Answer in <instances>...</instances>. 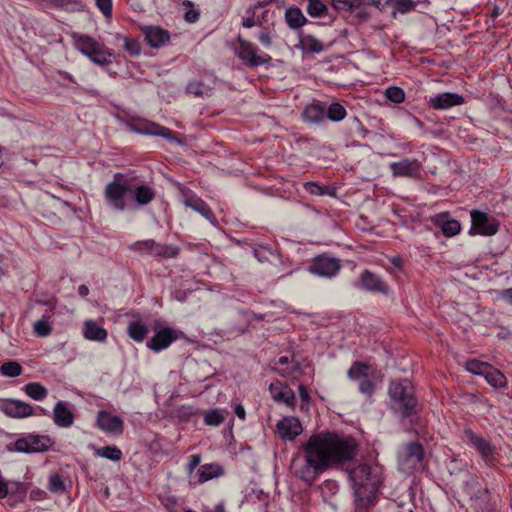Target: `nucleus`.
Wrapping results in <instances>:
<instances>
[{
	"mask_svg": "<svg viewBox=\"0 0 512 512\" xmlns=\"http://www.w3.org/2000/svg\"><path fill=\"white\" fill-rule=\"evenodd\" d=\"M303 457L293 459L294 475L306 483L334 465L351 461L357 455L358 445L351 436L336 431H321L312 434L302 445Z\"/></svg>",
	"mask_w": 512,
	"mask_h": 512,
	"instance_id": "nucleus-1",
	"label": "nucleus"
},
{
	"mask_svg": "<svg viewBox=\"0 0 512 512\" xmlns=\"http://www.w3.org/2000/svg\"><path fill=\"white\" fill-rule=\"evenodd\" d=\"M156 193L148 185H133L124 174L115 173L113 180L106 184L104 197L107 204L117 211L136 206H145L154 200Z\"/></svg>",
	"mask_w": 512,
	"mask_h": 512,
	"instance_id": "nucleus-2",
	"label": "nucleus"
},
{
	"mask_svg": "<svg viewBox=\"0 0 512 512\" xmlns=\"http://www.w3.org/2000/svg\"><path fill=\"white\" fill-rule=\"evenodd\" d=\"M352 482L355 502L358 507L368 506L378 491L382 481L378 466L360 464L349 472Z\"/></svg>",
	"mask_w": 512,
	"mask_h": 512,
	"instance_id": "nucleus-3",
	"label": "nucleus"
},
{
	"mask_svg": "<svg viewBox=\"0 0 512 512\" xmlns=\"http://www.w3.org/2000/svg\"><path fill=\"white\" fill-rule=\"evenodd\" d=\"M391 408L401 413L403 418L411 419L418 412V400L412 383L407 379L391 381L388 388Z\"/></svg>",
	"mask_w": 512,
	"mask_h": 512,
	"instance_id": "nucleus-4",
	"label": "nucleus"
},
{
	"mask_svg": "<svg viewBox=\"0 0 512 512\" xmlns=\"http://www.w3.org/2000/svg\"><path fill=\"white\" fill-rule=\"evenodd\" d=\"M231 48L235 55L249 68L269 64L272 60L269 54H257V50L253 44L243 39L241 36H238L231 44Z\"/></svg>",
	"mask_w": 512,
	"mask_h": 512,
	"instance_id": "nucleus-5",
	"label": "nucleus"
},
{
	"mask_svg": "<svg viewBox=\"0 0 512 512\" xmlns=\"http://www.w3.org/2000/svg\"><path fill=\"white\" fill-rule=\"evenodd\" d=\"M76 48L92 62L100 66L111 63L112 53L104 44L97 42L89 36H79L75 41Z\"/></svg>",
	"mask_w": 512,
	"mask_h": 512,
	"instance_id": "nucleus-6",
	"label": "nucleus"
},
{
	"mask_svg": "<svg viewBox=\"0 0 512 512\" xmlns=\"http://www.w3.org/2000/svg\"><path fill=\"white\" fill-rule=\"evenodd\" d=\"M465 368L472 374L483 376L488 384L496 389H502L507 386L505 375L487 362L471 359L466 362Z\"/></svg>",
	"mask_w": 512,
	"mask_h": 512,
	"instance_id": "nucleus-7",
	"label": "nucleus"
},
{
	"mask_svg": "<svg viewBox=\"0 0 512 512\" xmlns=\"http://www.w3.org/2000/svg\"><path fill=\"white\" fill-rule=\"evenodd\" d=\"M424 448L419 442L407 443L398 454V464L402 471L408 472L419 468L424 460Z\"/></svg>",
	"mask_w": 512,
	"mask_h": 512,
	"instance_id": "nucleus-8",
	"label": "nucleus"
},
{
	"mask_svg": "<svg viewBox=\"0 0 512 512\" xmlns=\"http://www.w3.org/2000/svg\"><path fill=\"white\" fill-rule=\"evenodd\" d=\"M187 338L183 332L167 326H156L154 336L147 342V347L154 351L167 349L169 345L177 340Z\"/></svg>",
	"mask_w": 512,
	"mask_h": 512,
	"instance_id": "nucleus-9",
	"label": "nucleus"
},
{
	"mask_svg": "<svg viewBox=\"0 0 512 512\" xmlns=\"http://www.w3.org/2000/svg\"><path fill=\"white\" fill-rule=\"evenodd\" d=\"M472 227L470 234H481L491 236L497 233L499 223L496 219L488 217V215L479 210L471 211Z\"/></svg>",
	"mask_w": 512,
	"mask_h": 512,
	"instance_id": "nucleus-10",
	"label": "nucleus"
},
{
	"mask_svg": "<svg viewBox=\"0 0 512 512\" xmlns=\"http://www.w3.org/2000/svg\"><path fill=\"white\" fill-rule=\"evenodd\" d=\"M52 445V440L47 435H28L15 442V449L18 452L34 453L47 451Z\"/></svg>",
	"mask_w": 512,
	"mask_h": 512,
	"instance_id": "nucleus-11",
	"label": "nucleus"
},
{
	"mask_svg": "<svg viewBox=\"0 0 512 512\" xmlns=\"http://www.w3.org/2000/svg\"><path fill=\"white\" fill-rule=\"evenodd\" d=\"M131 129L138 134L159 136L170 142L177 141V137L172 130L149 120H139L132 125Z\"/></svg>",
	"mask_w": 512,
	"mask_h": 512,
	"instance_id": "nucleus-12",
	"label": "nucleus"
},
{
	"mask_svg": "<svg viewBox=\"0 0 512 512\" xmlns=\"http://www.w3.org/2000/svg\"><path fill=\"white\" fill-rule=\"evenodd\" d=\"M309 270L321 277H333L339 272L340 264L336 258L318 256L313 259Z\"/></svg>",
	"mask_w": 512,
	"mask_h": 512,
	"instance_id": "nucleus-13",
	"label": "nucleus"
},
{
	"mask_svg": "<svg viewBox=\"0 0 512 512\" xmlns=\"http://www.w3.org/2000/svg\"><path fill=\"white\" fill-rule=\"evenodd\" d=\"M182 202L186 207L191 208L192 210L201 214L212 224L216 223V218H215L213 212L211 211L210 207L208 206V204L205 201H203L201 198L196 196L194 193H192V191H190V190L182 191Z\"/></svg>",
	"mask_w": 512,
	"mask_h": 512,
	"instance_id": "nucleus-14",
	"label": "nucleus"
},
{
	"mask_svg": "<svg viewBox=\"0 0 512 512\" xmlns=\"http://www.w3.org/2000/svg\"><path fill=\"white\" fill-rule=\"evenodd\" d=\"M99 429L106 433L122 434L124 429L123 420L116 415H112L106 410H100L96 419Z\"/></svg>",
	"mask_w": 512,
	"mask_h": 512,
	"instance_id": "nucleus-15",
	"label": "nucleus"
},
{
	"mask_svg": "<svg viewBox=\"0 0 512 512\" xmlns=\"http://www.w3.org/2000/svg\"><path fill=\"white\" fill-rule=\"evenodd\" d=\"M303 431L302 424L298 418L287 416L277 423V432L281 439L294 440Z\"/></svg>",
	"mask_w": 512,
	"mask_h": 512,
	"instance_id": "nucleus-16",
	"label": "nucleus"
},
{
	"mask_svg": "<svg viewBox=\"0 0 512 512\" xmlns=\"http://www.w3.org/2000/svg\"><path fill=\"white\" fill-rule=\"evenodd\" d=\"M465 434L469 441L471 442V444L481 454L483 460L487 464L492 465L494 461L495 448L489 443V441L481 437L480 435H477L472 430H466Z\"/></svg>",
	"mask_w": 512,
	"mask_h": 512,
	"instance_id": "nucleus-17",
	"label": "nucleus"
},
{
	"mask_svg": "<svg viewBox=\"0 0 512 512\" xmlns=\"http://www.w3.org/2000/svg\"><path fill=\"white\" fill-rule=\"evenodd\" d=\"M1 411L9 417L25 418L33 415V407L20 400H8L0 406Z\"/></svg>",
	"mask_w": 512,
	"mask_h": 512,
	"instance_id": "nucleus-18",
	"label": "nucleus"
},
{
	"mask_svg": "<svg viewBox=\"0 0 512 512\" xmlns=\"http://www.w3.org/2000/svg\"><path fill=\"white\" fill-rule=\"evenodd\" d=\"M272 368L286 377H295L301 370L300 363L295 359L294 354L281 356L273 362Z\"/></svg>",
	"mask_w": 512,
	"mask_h": 512,
	"instance_id": "nucleus-19",
	"label": "nucleus"
},
{
	"mask_svg": "<svg viewBox=\"0 0 512 512\" xmlns=\"http://www.w3.org/2000/svg\"><path fill=\"white\" fill-rule=\"evenodd\" d=\"M145 40L152 48H159L169 42L170 34L159 26H145L142 28Z\"/></svg>",
	"mask_w": 512,
	"mask_h": 512,
	"instance_id": "nucleus-20",
	"label": "nucleus"
},
{
	"mask_svg": "<svg viewBox=\"0 0 512 512\" xmlns=\"http://www.w3.org/2000/svg\"><path fill=\"white\" fill-rule=\"evenodd\" d=\"M53 420L58 427L68 428L75 420L74 413L70 410L69 404L65 401H58L53 408Z\"/></svg>",
	"mask_w": 512,
	"mask_h": 512,
	"instance_id": "nucleus-21",
	"label": "nucleus"
},
{
	"mask_svg": "<svg viewBox=\"0 0 512 512\" xmlns=\"http://www.w3.org/2000/svg\"><path fill=\"white\" fill-rule=\"evenodd\" d=\"M390 169L394 176L416 177L420 172V163L416 159H403L399 162L391 163Z\"/></svg>",
	"mask_w": 512,
	"mask_h": 512,
	"instance_id": "nucleus-22",
	"label": "nucleus"
},
{
	"mask_svg": "<svg viewBox=\"0 0 512 512\" xmlns=\"http://www.w3.org/2000/svg\"><path fill=\"white\" fill-rule=\"evenodd\" d=\"M269 391L276 402L284 403L288 406L294 405L295 394L288 385L280 381L272 382L269 386Z\"/></svg>",
	"mask_w": 512,
	"mask_h": 512,
	"instance_id": "nucleus-23",
	"label": "nucleus"
},
{
	"mask_svg": "<svg viewBox=\"0 0 512 512\" xmlns=\"http://www.w3.org/2000/svg\"><path fill=\"white\" fill-rule=\"evenodd\" d=\"M429 103L434 109H448L463 104L464 98L457 93L445 92L431 98Z\"/></svg>",
	"mask_w": 512,
	"mask_h": 512,
	"instance_id": "nucleus-24",
	"label": "nucleus"
},
{
	"mask_svg": "<svg viewBox=\"0 0 512 512\" xmlns=\"http://www.w3.org/2000/svg\"><path fill=\"white\" fill-rule=\"evenodd\" d=\"M361 284L364 289L372 292H378L382 294L388 293V286L386 283L376 274L365 271L361 275Z\"/></svg>",
	"mask_w": 512,
	"mask_h": 512,
	"instance_id": "nucleus-25",
	"label": "nucleus"
},
{
	"mask_svg": "<svg viewBox=\"0 0 512 512\" xmlns=\"http://www.w3.org/2000/svg\"><path fill=\"white\" fill-rule=\"evenodd\" d=\"M223 473V467L217 463L204 464L200 466L197 471L198 482L204 483L206 481L220 477L221 475H223Z\"/></svg>",
	"mask_w": 512,
	"mask_h": 512,
	"instance_id": "nucleus-26",
	"label": "nucleus"
},
{
	"mask_svg": "<svg viewBox=\"0 0 512 512\" xmlns=\"http://www.w3.org/2000/svg\"><path fill=\"white\" fill-rule=\"evenodd\" d=\"M83 333L87 339L94 341H103L107 337V331L92 320L84 323Z\"/></svg>",
	"mask_w": 512,
	"mask_h": 512,
	"instance_id": "nucleus-27",
	"label": "nucleus"
},
{
	"mask_svg": "<svg viewBox=\"0 0 512 512\" xmlns=\"http://www.w3.org/2000/svg\"><path fill=\"white\" fill-rule=\"evenodd\" d=\"M303 118L308 123L318 124L325 118V109L318 104L308 105L303 111Z\"/></svg>",
	"mask_w": 512,
	"mask_h": 512,
	"instance_id": "nucleus-28",
	"label": "nucleus"
},
{
	"mask_svg": "<svg viewBox=\"0 0 512 512\" xmlns=\"http://www.w3.org/2000/svg\"><path fill=\"white\" fill-rule=\"evenodd\" d=\"M285 20L291 29H298L307 22L302 11L297 7H290L286 10Z\"/></svg>",
	"mask_w": 512,
	"mask_h": 512,
	"instance_id": "nucleus-29",
	"label": "nucleus"
},
{
	"mask_svg": "<svg viewBox=\"0 0 512 512\" xmlns=\"http://www.w3.org/2000/svg\"><path fill=\"white\" fill-rule=\"evenodd\" d=\"M374 373L371 365L364 362H355L348 370V377L351 379H363Z\"/></svg>",
	"mask_w": 512,
	"mask_h": 512,
	"instance_id": "nucleus-30",
	"label": "nucleus"
},
{
	"mask_svg": "<svg viewBox=\"0 0 512 512\" xmlns=\"http://www.w3.org/2000/svg\"><path fill=\"white\" fill-rule=\"evenodd\" d=\"M24 392L35 401H42L48 395L46 387L37 382H29L24 386Z\"/></svg>",
	"mask_w": 512,
	"mask_h": 512,
	"instance_id": "nucleus-31",
	"label": "nucleus"
},
{
	"mask_svg": "<svg viewBox=\"0 0 512 512\" xmlns=\"http://www.w3.org/2000/svg\"><path fill=\"white\" fill-rule=\"evenodd\" d=\"M52 315L44 314L39 320L33 325L34 333L39 337L48 336L52 331Z\"/></svg>",
	"mask_w": 512,
	"mask_h": 512,
	"instance_id": "nucleus-32",
	"label": "nucleus"
},
{
	"mask_svg": "<svg viewBox=\"0 0 512 512\" xmlns=\"http://www.w3.org/2000/svg\"><path fill=\"white\" fill-rule=\"evenodd\" d=\"M187 92L198 97H209L212 95L213 88L201 81H193L187 85Z\"/></svg>",
	"mask_w": 512,
	"mask_h": 512,
	"instance_id": "nucleus-33",
	"label": "nucleus"
},
{
	"mask_svg": "<svg viewBox=\"0 0 512 512\" xmlns=\"http://www.w3.org/2000/svg\"><path fill=\"white\" fill-rule=\"evenodd\" d=\"M127 331L129 337L137 342L143 341L148 333L146 326L139 321L130 322Z\"/></svg>",
	"mask_w": 512,
	"mask_h": 512,
	"instance_id": "nucleus-34",
	"label": "nucleus"
},
{
	"mask_svg": "<svg viewBox=\"0 0 512 512\" xmlns=\"http://www.w3.org/2000/svg\"><path fill=\"white\" fill-rule=\"evenodd\" d=\"M306 11L311 17H324L328 14L327 6L320 0H308Z\"/></svg>",
	"mask_w": 512,
	"mask_h": 512,
	"instance_id": "nucleus-35",
	"label": "nucleus"
},
{
	"mask_svg": "<svg viewBox=\"0 0 512 512\" xmlns=\"http://www.w3.org/2000/svg\"><path fill=\"white\" fill-rule=\"evenodd\" d=\"M325 116L333 122H339L345 118L346 110L343 105L338 102H334L328 107L327 112H325Z\"/></svg>",
	"mask_w": 512,
	"mask_h": 512,
	"instance_id": "nucleus-36",
	"label": "nucleus"
},
{
	"mask_svg": "<svg viewBox=\"0 0 512 512\" xmlns=\"http://www.w3.org/2000/svg\"><path fill=\"white\" fill-rule=\"evenodd\" d=\"M225 420L224 412L220 409L204 412V423L208 426H219Z\"/></svg>",
	"mask_w": 512,
	"mask_h": 512,
	"instance_id": "nucleus-37",
	"label": "nucleus"
},
{
	"mask_svg": "<svg viewBox=\"0 0 512 512\" xmlns=\"http://www.w3.org/2000/svg\"><path fill=\"white\" fill-rule=\"evenodd\" d=\"M180 249L173 245L156 244L154 254L162 258H175L178 256Z\"/></svg>",
	"mask_w": 512,
	"mask_h": 512,
	"instance_id": "nucleus-38",
	"label": "nucleus"
},
{
	"mask_svg": "<svg viewBox=\"0 0 512 512\" xmlns=\"http://www.w3.org/2000/svg\"><path fill=\"white\" fill-rule=\"evenodd\" d=\"M331 4L339 12H354L360 6V0H331Z\"/></svg>",
	"mask_w": 512,
	"mask_h": 512,
	"instance_id": "nucleus-39",
	"label": "nucleus"
},
{
	"mask_svg": "<svg viewBox=\"0 0 512 512\" xmlns=\"http://www.w3.org/2000/svg\"><path fill=\"white\" fill-rule=\"evenodd\" d=\"M48 490L58 494H62L66 491L63 477L59 473H54L49 476Z\"/></svg>",
	"mask_w": 512,
	"mask_h": 512,
	"instance_id": "nucleus-40",
	"label": "nucleus"
},
{
	"mask_svg": "<svg viewBox=\"0 0 512 512\" xmlns=\"http://www.w3.org/2000/svg\"><path fill=\"white\" fill-rule=\"evenodd\" d=\"M439 224L441 225L443 234L447 237L455 236L461 230L460 223L455 219H448L443 222L439 221Z\"/></svg>",
	"mask_w": 512,
	"mask_h": 512,
	"instance_id": "nucleus-41",
	"label": "nucleus"
},
{
	"mask_svg": "<svg viewBox=\"0 0 512 512\" xmlns=\"http://www.w3.org/2000/svg\"><path fill=\"white\" fill-rule=\"evenodd\" d=\"M0 372L7 377H17L22 373V366L15 361H8L1 365Z\"/></svg>",
	"mask_w": 512,
	"mask_h": 512,
	"instance_id": "nucleus-42",
	"label": "nucleus"
},
{
	"mask_svg": "<svg viewBox=\"0 0 512 512\" xmlns=\"http://www.w3.org/2000/svg\"><path fill=\"white\" fill-rule=\"evenodd\" d=\"M97 455L112 461H119L122 457V452L116 446H105L97 450Z\"/></svg>",
	"mask_w": 512,
	"mask_h": 512,
	"instance_id": "nucleus-43",
	"label": "nucleus"
},
{
	"mask_svg": "<svg viewBox=\"0 0 512 512\" xmlns=\"http://www.w3.org/2000/svg\"><path fill=\"white\" fill-rule=\"evenodd\" d=\"M390 5H392L394 9L393 14L397 12L405 14L411 10H414L416 6L413 0H392Z\"/></svg>",
	"mask_w": 512,
	"mask_h": 512,
	"instance_id": "nucleus-44",
	"label": "nucleus"
},
{
	"mask_svg": "<svg viewBox=\"0 0 512 512\" xmlns=\"http://www.w3.org/2000/svg\"><path fill=\"white\" fill-rule=\"evenodd\" d=\"M302 45L305 50L313 52V53H320L323 51V44L321 41L316 39L313 36H307L302 40Z\"/></svg>",
	"mask_w": 512,
	"mask_h": 512,
	"instance_id": "nucleus-45",
	"label": "nucleus"
},
{
	"mask_svg": "<svg viewBox=\"0 0 512 512\" xmlns=\"http://www.w3.org/2000/svg\"><path fill=\"white\" fill-rule=\"evenodd\" d=\"M386 97L394 103H402L405 99L404 91L396 86L389 87L386 89Z\"/></svg>",
	"mask_w": 512,
	"mask_h": 512,
	"instance_id": "nucleus-46",
	"label": "nucleus"
},
{
	"mask_svg": "<svg viewBox=\"0 0 512 512\" xmlns=\"http://www.w3.org/2000/svg\"><path fill=\"white\" fill-rule=\"evenodd\" d=\"M124 48L131 56H138L141 53V45L134 39L124 38Z\"/></svg>",
	"mask_w": 512,
	"mask_h": 512,
	"instance_id": "nucleus-47",
	"label": "nucleus"
},
{
	"mask_svg": "<svg viewBox=\"0 0 512 512\" xmlns=\"http://www.w3.org/2000/svg\"><path fill=\"white\" fill-rule=\"evenodd\" d=\"M183 5L189 7L190 9L186 11L185 13V20L189 23H194L199 19L200 13L198 10L193 8V4L189 0H185L183 2Z\"/></svg>",
	"mask_w": 512,
	"mask_h": 512,
	"instance_id": "nucleus-48",
	"label": "nucleus"
},
{
	"mask_svg": "<svg viewBox=\"0 0 512 512\" xmlns=\"http://www.w3.org/2000/svg\"><path fill=\"white\" fill-rule=\"evenodd\" d=\"M96 6L102 12L105 18L112 17V0H95Z\"/></svg>",
	"mask_w": 512,
	"mask_h": 512,
	"instance_id": "nucleus-49",
	"label": "nucleus"
},
{
	"mask_svg": "<svg viewBox=\"0 0 512 512\" xmlns=\"http://www.w3.org/2000/svg\"><path fill=\"white\" fill-rule=\"evenodd\" d=\"M374 388V383L368 377L361 379L359 385V390L361 393L371 396L374 392Z\"/></svg>",
	"mask_w": 512,
	"mask_h": 512,
	"instance_id": "nucleus-50",
	"label": "nucleus"
},
{
	"mask_svg": "<svg viewBox=\"0 0 512 512\" xmlns=\"http://www.w3.org/2000/svg\"><path fill=\"white\" fill-rule=\"evenodd\" d=\"M258 40L260 41V43L266 47V48H270L272 46V35H271V32L268 28H264L261 30V32L259 33L258 35Z\"/></svg>",
	"mask_w": 512,
	"mask_h": 512,
	"instance_id": "nucleus-51",
	"label": "nucleus"
},
{
	"mask_svg": "<svg viewBox=\"0 0 512 512\" xmlns=\"http://www.w3.org/2000/svg\"><path fill=\"white\" fill-rule=\"evenodd\" d=\"M156 244H157V242H155L154 240L149 239V240H144V241L136 242L135 244H133V247L136 250H139V251L147 250V251L154 252Z\"/></svg>",
	"mask_w": 512,
	"mask_h": 512,
	"instance_id": "nucleus-52",
	"label": "nucleus"
},
{
	"mask_svg": "<svg viewBox=\"0 0 512 512\" xmlns=\"http://www.w3.org/2000/svg\"><path fill=\"white\" fill-rule=\"evenodd\" d=\"M304 188L308 193L312 195H322L324 193L323 187L315 182H306L304 184Z\"/></svg>",
	"mask_w": 512,
	"mask_h": 512,
	"instance_id": "nucleus-53",
	"label": "nucleus"
},
{
	"mask_svg": "<svg viewBox=\"0 0 512 512\" xmlns=\"http://www.w3.org/2000/svg\"><path fill=\"white\" fill-rule=\"evenodd\" d=\"M201 456L199 454L192 455L189 462L186 465V471L188 474H192L195 468L200 464Z\"/></svg>",
	"mask_w": 512,
	"mask_h": 512,
	"instance_id": "nucleus-54",
	"label": "nucleus"
},
{
	"mask_svg": "<svg viewBox=\"0 0 512 512\" xmlns=\"http://www.w3.org/2000/svg\"><path fill=\"white\" fill-rule=\"evenodd\" d=\"M246 13L248 14L247 17H244L243 20H242V26L245 27V28H251L253 26H255L256 24V21L254 19L255 17V12L252 8H249Z\"/></svg>",
	"mask_w": 512,
	"mask_h": 512,
	"instance_id": "nucleus-55",
	"label": "nucleus"
},
{
	"mask_svg": "<svg viewBox=\"0 0 512 512\" xmlns=\"http://www.w3.org/2000/svg\"><path fill=\"white\" fill-rule=\"evenodd\" d=\"M354 12H356L357 17L362 21H366L369 18V13L362 0H360V6L357 9H354Z\"/></svg>",
	"mask_w": 512,
	"mask_h": 512,
	"instance_id": "nucleus-56",
	"label": "nucleus"
},
{
	"mask_svg": "<svg viewBox=\"0 0 512 512\" xmlns=\"http://www.w3.org/2000/svg\"><path fill=\"white\" fill-rule=\"evenodd\" d=\"M392 0H368L367 5H372L379 10H384L388 5H390Z\"/></svg>",
	"mask_w": 512,
	"mask_h": 512,
	"instance_id": "nucleus-57",
	"label": "nucleus"
},
{
	"mask_svg": "<svg viewBox=\"0 0 512 512\" xmlns=\"http://www.w3.org/2000/svg\"><path fill=\"white\" fill-rule=\"evenodd\" d=\"M500 298L512 305V288L502 290Z\"/></svg>",
	"mask_w": 512,
	"mask_h": 512,
	"instance_id": "nucleus-58",
	"label": "nucleus"
},
{
	"mask_svg": "<svg viewBox=\"0 0 512 512\" xmlns=\"http://www.w3.org/2000/svg\"><path fill=\"white\" fill-rule=\"evenodd\" d=\"M8 495V484L6 481L0 478V499L5 498Z\"/></svg>",
	"mask_w": 512,
	"mask_h": 512,
	"instance_id": "nucleus-59",
	"label": "nucleus"
},
{
	"mask_svg": "<svg viewBox=\"0 0 512 512\" xmlns=\"http://www.w3.org/2000/svg\"><path fill=\"white\" fill-rule=\"evenodd\" d=\"M235 414L242 420L245 419L246 417V412H245V409L244 407L241 405V404H238L235 406Z\"/></svg>",
	"mask_w": 512,
	"mask_h": 512,
	"instance_id": "nucleus-60",
	"label": "nucleus"
},
{
	"mask_svg": "<svg viewBox=\"0 0 512 512\" xmlns=\"http://www.w3.org/2000/svg\"><path fill=\"white\" fill-rule=\"evenodd\" d=\"M299 395L303 401L309 400V393L304 385H299Z\"/></svg>",
	"mask_w": 512,
	"mask_h": 512,
	"instance_id": "nucleus-61",
	"label": "nucleus"
},
{
	"mask_svg": "<svg viewBox=\"0 0 512 512\" xmlns=\"http://www.w3.org/2000/svg\"><path fill=\"white\" fill-rule=\"evenodd\" d=\"M78 294L81 296V297H86L88 294H89V288L82 284L78 287Z\"/></svg>",
	"mask_w": 512,
	"mask_h": 512,
	"instance_id": "nucleus-62",
	"label": "nucleus"
},
{
	"mask_svg": "<svg viewBox=\"0 0 512 512\" xmlns=\"http://www.w3.org/2000/svg\"><path fill=\"white\" fill-rule=\"evenodd\" d=\"M390 261L394 267H396V268L402 267V259L399 256L392 257Z\"/></svg>",
	"mask_w": 512,
	"mask_h": 512,
	"instance_id": "nucleus-63",
	"label": "nucleus"
},
{
	"mask_svg": "<svg viewBox=\"0 0 512 512\" xmlns=\"http://www.w3.org/2000/svg\"><path fill=\"white\" fill-rule=\"evenodd\" d=\"M215 512H225V507L222 503L217 504L215 507Z\"/></svg>",
	"mask_w": 512,
	"mask_h": 512,
	"instance_id": "nucleus-64",
	"label": "nucleus"
}]
</instances>
